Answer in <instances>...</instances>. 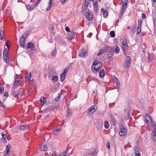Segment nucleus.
Returning <instances> with one entry per match:
<instances>
[{
  "label": "nucleus",
  "instance_id": "1",
  "mask_svg": "<svg viewBox=\"0 0 156 156\" xmlns=\"http://www.w3.org/2000/svg\"><path fill=\"white\" fill-rule=\"evenodd\" d=\"M3 58L6 63L9 62V51L6 48H4L3 52Z\"/></svg>",
  "mask_w": 156,
  "mask_h": 156
},
{
  "label": "nucleus",
  "instance_id": "2",
  "mask_svg": "<svg viewBox=\"0 0 156 156\" xmlns=\"http://www.w3.org/2000/svg\"><path fill=\"white\" fill-rule=\"evenodd\" d=\"M127 129L123 127L122 125H121L120 130L119 132V135L121 136H124L127 134Z\"/></svg>",
  "mask_w": 156,
  "mask_h": 156
},
{
  "label": "nucleus",
  "instance_id": "3",
  "mask_svg": "<svg viewBox=\"0 0 156 156\" xmlns=\"http://www.w3.org/2000/svg\"><path fill=\"white\" fill-rule=\"evenodd\" d=\"M131 62V59L130 57L126 56V60L125 61V63L126 65L124 66V67L127 68L130 66V63Z\"/></svg>",
  "mask_w": 156,
  "mask_h": 156
},
{
  "label": "nucleus",
  "instance_id": "4",
  "mask_svg": "<svg viewBox=\"0 0 156 156\" xmlns=\"http://www.w3.org/2000/svg\"><path fill=\"white\" fill-rule=\"evenodd\" d=\"M16 87L14 88L13 87H12L11 94L14 97H18L19 95L21 94V93H20L19 91H16Z\"/></svg>",
  "mask_w": 156,
  "mask_h": 156
},
{
  "label": "nucleus",
  "instance_id": "5",
  "mask_svg": "<svg viewBox=\"0 0 156 156\" xmlns=\"http://www.w3.org/2000/svg\"><path fill=\"white\" fill-rule=\"evenodd\" d=\"M84 15L87 19L90 21L92 20L93 18V15L90 12H87L84 13Z\"/></svg>",
  "mask_w": 156,
  "mask_h": 156
},
{
  "label": "nucleus",
  "instance_id": "6",
  "mask_svg": "<svg viewBox=\"0 0 156 156\" xmlns=\"http://www.w3.org/2000/svg\"><path fill=\"white\" fill-rule=\"evenodd\" d=\"M114 51L112 47H109V49L107 53H108V58L109 61H110V58H112L114 54Z\"/></svg>",
  "mask_w": 156,
  "mask_h": 156
},
{
  "label": "nucleus",
  "instance_id": "7",
  "mask_svg": "<svg viewBox=\"0 0 156 156\" xmlns=\"http://www.w3.org/2000/svg\"><path fill=\"white\" fill-rule=\"evenodd\" d=\"M97 109V108L95 105H93L88 109L87 113L88 115L93 114L96 111Z\"/></svg>",
  "mask_w": 156,
  "mask_h": 156
},
{
  "label": "nucleus",
  "instance_id": "8",
  "mask_svg": "<svg viewBox=\"0 0 156 156\" xmlns=\"http://www.w3.org/2000/svg\"><path fill=\"white\" fill-rule=\"evenodd\" d=\"M108 49H109V47L106 46V47H105L104 48H102L101 49L99 52L97 54V56H100V55L102 54L105 52H107Z\"/></svg>",
  "mask_w": 156,
  "mask_h": 156
},
{
  "label": "nucleus",
  "instance_id": "9",
  "mask_svg": "<svg viewBox=\"0 0 156 156\" xmlns=\"http://www.w3.org/2000/svg\"><path fill=\"white\" fill-rule=\"evenodd\" d=\"M92 1L93 3L94 11L96 13H97L98 10V4L97 0H92Z\"/></svg>",
  "mask_w": 156,
  "mask_h": 156
},
{
  "label": "nucleus",
  "instance_id": "10",
  "mask_svg": "<svg viewBox=\"0 0 156 156\" xmlns=\"http://www.w3.org/2000/svg\"><path fill=\"white\" fill-rule=\"evenodd\" d=\"M26 46L27 48H30L31 50H34V46L33 43L29 42L27 44Z\"/></svg>",
  "mask_w": 156,
  "mask_h": 156
},
{
  "label": "nucleus",
  "instance_id": "11",
  "mask_svg": "<svg viewBox=\"0 0 156 156\" xmlns=\"http://www.w3.org/2000/svg\"><path fill=\"white\" fill-rule=\"evenodd\" d=\"M142 20H140L138 21V25L136 30V32L137 34L140 33L141 31V27L142 25Z\"/></svg>",
  "mask_w": 156,
  "mask_h": 156
},
{
  "label": "nucleus",
  "instance_id": "12",
  "mask_svg": "<svg viewBox=\"0 0 156 156\" xmlns=\"http://www.w3.org/2000/svg\"><path fill=\"white\" fill-rule=\"evenodd\" d=\"M68 39H72L74 38L75 35L73 31H71L68 33Z\"/></svg>",
  "mask_w": 156,
  "mask_h": 156
},
{
  "label": "nucleus",
  "instance_id": "13",
  "mask_svg": "<svg viewBox=\"0 0 156 156\" xmlns=\"http://www.w3.org/2000/svg\"><path fill=\"white\" fill-rule=\"evenodd\" d=\"M26 7L27 9L28 10H29L31 11L34 9L36 7L35 6L34 4H33L31 5V6L30 5H26Z\"/></svg>",
  "mask_w": 156,
  "mask_h": 156
},
{
  "label": "nucleus",
  "instance_id": "14",
  "mask_svg": "<svg viewBox=\"0 0 156 156\" xmlns=\"http://www.w3.org/2000/svg\"><path fill=\"white\" fill-rule=\"evenodd\" d=\"M31 73H27L25 77V82L26 83L28 81L31 79Z\"/></svg>",
  "mask_w": 156,
  "mask_h": 156
},
{
  "label": "nucleus",
  "instance_id": "15",
  "mask_svg": "<svg viewBox=\"0 0 156 156\" xmlns=\"http://www.w3.org/2000/svg\"><path fill=\"white\" fill-rule=\"evenodd\" d=\"M109 116L111 118V121L112 122L113 126H114L116 123V120L115 118L113 117L112 115L111 114H109Z\"/></svg>",
  "mask_w": 156,
  "mask_h": 156
},
{
  "label": "nucleus",
  "instance_id": "16",
  "mask_svg": "<svg viewBox=\"0 0 156 156\" xmlns=\"http://www.w3.org/2000/svg\"><path fill=\"white\" fill-rule=\"evenodd\" d=\"M92 71L94 73H97L101 69V68L99 67H98L97 68H96L95 67L91 66Z\"/></svg>",
  "mask_w": 156,
  "mask_h": 156
},
{
  "label": "nucleus",
  "instance_id": "17",
  "mask_svg": "<svg viewBox=\"0 0 156 156\" xmlns=\"http://www.w3.org/2000/svg\"><path fill=\"white\" fill-rule=\"evenodd\" d=\"M87 52L85 51V49H83L80 50V52L79 55L81 57H83L85 56Z\"/></svg>",
  "mask_w": 156,
  "mask_h": 156
},
{
  "label": "nucleus",
  "instance_id": "18",
  "mask_svg": "<svg viewBox=\"0 0 156 156\" xmlns=\"http://www.w3.org/2000/svg\"><path fill=\"white\" fill-rule=\"evenodd\" d=\"M57 50L55 48L51 52V55H48L49 58H51V56H55L56 54Z\"/></svg>",
  "mask_w": 156,
  "mask_h": 156
},
{
  "label": "nucleus",
  "instance_id": "19",
  "mask_svg": "<svg viewBox=\"0 0 156 156\" xmlns=\"http://www.w3.org/2000/svg\"><path fill=\"white\" fill-rule=\"evenodd\" d=\"M152 136H154L153 140L154 141H156V126L155 128L152 132Z\"/></svg>",
  "mask_w": 156,
  "mask_h": 156
},
{
  "label": "nucleus",
  "instance_id": "20",
  "mask_svg": "<svg viewBox=\"0 0 156 156\" xmlns=\"http://www.w3.org/2000/svg\"><path fill=\"white\" fill-rule=\"evenodd\" d=\"M25 40H20V45L23 48H26L25 45L24 44Z\"/></svg>",
  "mask_w": 156,
  "mask_h": 156
},
{
  "label": "nucleus",
  "instance_id": "21",
  "mask_svg": "<svg viewBox=\"0 0 156 156\" xmlns=\"http://www.w3.org/2000/svg\"><path fill=\"white\" fill-rule=\"evenodd\" d=\"M154 56V55L153 54H149L147 58L148 61L149 62H151Z\"/></svg>",
  "mask_w": 156,
  "mask_h": 156
},
{
  "label": "nucleus",
  "instance_id": "22",
  "mask_svg": "<svg viewBox=\"0 0 156 156\" xmlns=\"http://www.w3.org/2000/svg\"><path fill=\"white\" fill-rule=\"evenodd\" d=\"M53 0H49V5L46 8V10L47 11H49L50 10L51 7L52 6V1Z\"/></svg>",
  "mask_w": 156,
  "mask_h": 156
},
{
  "label": "nucleus",
  "instance_id": "23",
  "mask_svg": "<svg viewBox=\"0 0 156 156\" xmlns=\"http://www.w3.org/2000/svg\"><path fill=\"white\" fill-rule=\"evenodd\" d=\"M115 83L117 88L118 89L120 87V83L117 78L115 80Z\"/></svg>",
  "mask_w": 156,
  "mask_h": 156
},
{
  "label": "nucleus",
  "instance_id": "24",
  "mask_svg": "<svg viewBox=\"0 0 156 156\" xmlns=\"http://www.w3.org/2000/svg\"><path fill=\"white\" fill-rule=\"evenodd\" d=\"M105 71L103 70H101L99 72V77L101 78L103 77L105 75Z\"/></svg>",
  "mask_w": 156,
  "mask_h": 156
},
{
  "label": "nucleus",
  "instance_id": "25",
  "mask_svg": "<svg viewBox=\"0 0 156 156\" xmlns=\"http://www.w3.org/2000/svg\"><path fill=\"white\" fill-rule=\"evenodd\" d=\"M10 145L9 144H8L6 147L5 151H6V153L5 154V156H6V154H7L8 153L10 152L9 148L10 147Z\"/></svg>",
  "mask_w": 156,
  "mask_h": 156
},
{
  "label": "nucleus",
  "instance_id": "26",
  "mask_svg": "<svg viewBox=\"0 0 156 156\" xmlns=\"http://www.w3.org/2000/svg\"><path fill=\"white\" fill-rule=\"evenodd\" d=\"M27 125H23L20 126V128L21 130H25L27 129Z\"/></svg>",
  "mask_w": 156,
  "mask_h": 156
},
{
  "label": "nucleus",
  "instance_id": "27",
  "mask_svg": "<svg viewBox=\"0 0 156 156\" xmlns=\"http://www.w3.org/2000/svg\"><path fill=\"white\" fill-rule=\"evenodd\" d=\"M104 126L105 128L107 129L109 127V123L108 121H105L104 122Z\"/></svg>",
  "mask_w": 156,
  "mask_h": 156
},
{
  "label": "nucleus",
  "instance_id": "28",
  "mask_svg": "<svg viewBox=\"0 0 156 156\" xmlns=\"http://www.w3.org/2000/svg\"><path fill=\"white\" fill-rule=\"evenodd\" d=\"M41 149L43 151H46L47 150V146L46 145H44L42 146H41Z\"/></svg>",
  "mask_w": 156,
  "mask_h": 156
},
{
  "label": "nucleus",
  "instance_id": "29",
  "mask_svg": "<svg viewBox=\"0 0 156 156\" xmlns=\"http://www.w3.org/2000/svg\"><path fill=\"white\" fill-rule=\"evenodd\" d=\"M4 32L3 31H0V36L1 37V39H5V37H4Z\"/></svg>",
  "mask_w": 156,
  "mask_h": 156
},
{
  "label": "nucleus",
  "instance_id": "30",
  "mask_svg": "<svg viewBox=\"0 0 156 156\" xmlns=\"http://www.w3.org/2000/svg\"><path fill=\"white\" fill-rule=\"evenodd\" d=\"M65 74L62 73L60 75V81L61 82H63L65 79Z\"/></svg>",
  "mask_w": 156,
  "mask_h": 156
},
{
  "label": "nucleus",
  "instance_id": "31",
  "mask_svg": "<svg viewBox=\"0 0 156 156\" xmlns=\"http://www.w3.org/2000/svg\"><path fill=\"white\" fill-rule=\"evenodd\" d=\"M45 98L44 97H43L42 98H41L40 100V101L41 102V103L42 105H44L46 102V101H45V102H44V101H45Z\"/></svg>",
  "mask_w": 156,
  "mask_h": 156
},
{
  "label": "nucleus",
  "instance_id": "32",
  "mask_svg": "<svg viewBox=\"0 0 156 156\" xmlns=\"http://www.w3.org/2000/svg\"><path fill=\"white\" fill-rule=\"evenodd\" d=\"M27 32L25 33L22 35V37L20 38V39H25L27 37Z\"/></svg>",
  "mask_w": 156,
  "mask_h": 156
},
{
  "label": "nucleus",
  "instance_id": "33",
  "mask_svg": "<svg viewBox=\"0 0 156 156\" xmlns=\"http://www.w3.org/2000/svg\"><path fill=\"white\" fill-rule=\"evenodd\" d=\"M1 134L2 136V139L5 140H5V138L7 136L5 134H4L3 132H1Z\"/></svg>",
  "mask_w": 156,
  "mask_h": 156
},
{
  "label": "nucleus",
  "instance_id": "34",
  "mask_svg": "<svg viewBox=\"0 0 156 156\" xmlns=\"http://www.w3.org/2000/svg\"><path fill=\"white\" fill-rule=\"evenodd\" d=\"M135 156H141L140 153L139 151L137 150V151L135 150Z\"/></svg>",
  "mask_w": 156,
  "mask_h": 156
},
{
  "label": "nucleus",
  "instance_id": "35",
  "mask_svg": "<svg viewBox=\"0 0 156 156\" xmlns=\"http://www.w3.org/2000/svg\"><path fill=\"white\" fill-rule=\"evenodd\" d=\"M17 75H16V76H15L14 78L15 79V81L17 83H19L20 79L19 78L17 77Z\"/></svg>",
  "mask_w": 156,
  "mask_h": 156
},
{
  "label": "nucleus",
  "instance_id": "36",
  "mask_svg": "<svg viewBox=\"0 0 156 156\" xmlns=\"http://www.w3.org/2000/svg\"><path fill=\"white\" fill-rule=\"evenodd\" d=\"M119 51V48L117 46H116V48L115 49L114 51L116 53H118Z\"/></svg>",
  "mask_w": 156,
  "mask_h": 156
},
{
  "label": "nucleus",
  "instance_id": "37",
  "mask_svg": "<svg viewBox=\"0 0 156 156\" xmlns=\"http://www.w3.org/2000/svg\"><path fill=\"white\" fill-rule=\"evenodd\" d=\"M110 34L111 37H115V32L113 31H111L110 32Z\"/></svg>",
  "mask_w": 156,
  "mask_h": 156
},
{
  "label": "nucleus",
  "instance_id": "38",
  "mask_svg": "<svg viewBox=\"0 0 156 156\" xmlns=\"http://www.w3.org/2000/svg\"><path fill=\"white\" fill-rule=\"evenodd\" d=\"M52 79L54 82H56L58 79V76H53L52 77Z\"/></svg>",
  "mask_w": 156,
  "mask_h": 156
},
{
  "label": "nucleus",
  "instance_id": "39",
  "mask_svg": "<svg viewBox=\"0 0 156 156\" xmlns=\"http://www.w3.org/2000/svg\"><path fill=\"white\" fill-rule=\"evenodd\" d=\"M91 0H86L85 3L87 7L88 6L89 3L90 2Z\"/></svg>",
  "mask_w": 156,
  "mask_h": 156
},
{
  "label": "nucleus",
  "instance_id": "40",
  "mask_svg": "<svg viewBox=\"0 0 156 156\" xmlns=\"http://www.w3.org/2000/svg\"><path fill=\"white\" fill-rule=\"evenodd\" d=\"M67 112L68 116H70L72 115V113L70 112V110L69 108L67 109Z\"/></svg>",
  "mask_w": 156,
  "mask_h": 156
},
{
  "label": "nucleus",
  "instance_id": "41",
  "mask_svg": "<svg viewBox=\"0 0 156 156\" xmlns=\"http://www.w3.org/2000/svg\"><path fill=\"white\" fill-rule=\"evenodd\" d=\"M98 62L97 60H94L93 62L92 66H96L98 65Z\"/></svg>",
  "mask_w": 156,
  "mask_h": 156
},
{
  "label": "nucleus",
  "instance_id": "42",
  "mask_svg": "<svg viewBox=\"0 0 156 156\" xmlns=\"http://www.w3.org/2000/svg\"><path fill=\"white\" fill-rule=\"evenodd\" d=\"M121 1L122 4L127 5L128 1V0H121Z\"/></svg>",
  "mask_w": 156,
  "mask_h": 156
},
{
  "label": "nucleus",
  "instance_id": "43",
  "mask_svg": "<svg viewBox=\"0 0 156 156\" xmlns=\"http://www.w3.org/2000/svg\"><path fill=\"white\" fill-rule=\"evenodd\" d=\"M125 117L126 119H128L129 117V113L126 112V114L125 115Z\"/></svg>",
  "mask_w": 156,
  "mask_h": 156
},
{
  "label": "nucleus",
  "instance_id": "44",
  "mask_svg": "<svg viewBox=\"0 0 156 156\" xmlns=\"http://www.w3.org/2000/svg\"><path fill=\"white\" fill-rule=\"evenodd\" d=\"M127 5H125L124 4H123L122 9L123 11H125V10L127 8Z\"/></svg>",
  "mask_w": 156,
  "mask_h": 156
},
{
  "label": "nucleus",
  "instance_id": "45",
  "mask_svg": "<svg viewBox=\"0 0 156 156\" xmlns=\"http://www.w3.org/2000/svg\"><path fill=\"white\" fill-rule=\"evenodd\" d=\"M4 91V87L2 86H0V94L2 93Z\"/></svg>",
  "mask_w": 156,
  "mask_h": 156
},
{
  "label": "nucleus",
  "instance_id": "46",
  "mask_svg": "<svg viewBox=\"0 0 156 156\" xmlns=\"http://www.w3.org/2000/svg\"><path fill=\"white\" fill-rule=\"evenodd\" d=\"M103 15L105 17H106L108 15V12L107 11H105L103 12Z\"/></svg>",
  "mask_w": 156,
  "mask_h": 156
},
{
  "label": "nucleus",
  "instance_id": "47",
  "mask_svg": "<svg viewBox=\"0 0 156 156\" xmlns=\"http://www.w3.org/2000/svg\"><path fill=\"white\" fill-rule=\"evenodd\" d=\"M41 0H37L35 2V3L34 4L35 6L37 7V6L38 4L39 3V2L41 1Z\"/></svg>",
  "mask_w": 156,
  "mask_h": 156
},
{
  "label": "nucleus",
  "instance_id": "48",
  "mask_svg": "<svg viewBox=\"0 0 156 156\" xmlns=\"http://www.w3.org/2000/svg\"><path fill=\"white\" fill-rule=\"evenodd\" d=\"M93 80L94 81L97 82L98 83H99L100 82V81L95 77H93Z\"/></svg>",
  "mask_w": 156,
  "mask_h": 156
},
{
  "label": "nucleus",
  "instance_id": "49",
  "mask_svg": "<svg viewBox=\"0 0 156 156\" xmlns=\"http://www.w3.org/2000/svg\"><path fill=\"white\" fill-rule=\"evenodd\" d=\"M3 95L4 96H6V97H8L9 96L8 93L7 91L5 92L3 94Z\"/></svg>",
  "mask_w": 156,
  "mask_h": 156
},
{
  "label": "nucleus",
  "instance_id": "50",
  "mask_svg": "<svg viewBox=\"0 0 156 156\" xmlns=\"http://www.w3.org/2000/svg\"><path fill=\"white\" fill-rule=\"evenodd\" d=\"M145 116L148 117L150 120H151L152 119V117L149 114H146Z\"/></svg>",
  "mask_w": 156,
  "mask_h": 156
},
{
  "label": "nucleus",
  "instance_id": "51",
  "mask_svg": "<svg viewBox=\"0 0 156 156\" xmlns=\"http://www.w3.org/2000/svg\"><path fill=\"white\" fill-rule=\"evenodd\" d=\"M65 30H66V31L68 32V33H69V32H71L70 31V29L68 27H66Z\"/></svg>",
  "mask_w": 156,
  "mask_h": 156
},
{
  "label": "nucleus",
  "instance_id": "52",
  "mask_svg": "<svg viewBox=\"0 0 156 156\" xmlns=\"http://www.w3.org/2000/svg\"><path fill=\"white\" fill-rule=\"evenodd\" d=\"M20 93H22V92L23 91V89H22V86H20L19 87V90Z\"/></svg>",
  "mask_w": 156,
  "mask_h": 156
},
{
  "label": "nucleus",
  "instance_id": "53",
  "mask_svg": "<svg viewBox=\"0 0 156 156\" xmlns=\"http://www.w3.org/2000/svg\"><path fill=\"white\" fill-rule=\"evenodd\" d=\"M17 83L16 81H14V84L13 85V87L14 88V87H16V86H18V84H17Z\"/></svg>",
  "mask_w": 156,
  "mask_h": 156
},
{
  "label": "nucleus",
  "instance_id": "54",
  "mask_svg": "<svg viewBox=\"0 0 156 156\" xmlns=\"http://www.w3.org/2000/svg\"><path fill=\"white\" fill-rule=\"evenodd\" d=\"M58 156H66V153H61L60 154H59Z\"/></svg>",
  "mask_w": 156,
  "mask_h": 156
},
{
  "label": "nucleus",
  "instance_id": "55",
  "mask_svg": "<svg viewBox=\"0 0 156 156\" xmlns=\"http://www.w3.org/2000/svg\"><path fill=\"white\" fill-rule=\"evenodd\" d=\"M0 107L1 108H5V107L4 105H3V104L2 103V101L0 100Z\"/></svg>",
  "mask_w": 156,
  "mask_h": 156
},
{
  "label": "nucleus",
  "instance_id": "56",
  "mask_svg": "<svg viewBox=\"0 0 156 156\" xmlns=\"http://www.w3.org/2000/svg\"><path fill=\"white\" fill-rule=\"evenodd\" d=\"M106 147L108 148H110V143L108 141L106 144Z\"/></svg>",
  "mask_w": 156,
  "mask_h": 156
},
{
  "label": "nucleus",
  "instance_id": "57",
  "mask_svg": "<svg viewBox=\"0 0 156 156\" xmlns=\"http://www.w3.org/2000/svg\"><path fill=\"white\" fill-rule=\"evenodd\" d=\"M96 151H94L92 153L91 152H90V154L92 156H94L95 155V153H96Z\"/></svg>",
  "mask_w": 156,
  "mask_h": 156
},
{
  "label": "nucleus",
  "instance_id": "58",
  "mask_svg": "<svg viewBox=\"0 0 156 156\" xmlns=\"http://www.w3.org/2000/svg\"><path fill=\"white\" fill-rule=\"evenodd\" d=\"M146 15L145 13H142V17L143 19H144L146 18Z\"/></svg>",
  "mask_w": 156,
  "mask_h": 156
},
{
  "label": "nucleus",
  "instance_id": "59",
  "mask_svg": "<svg viewBox=\"0 0 156 156\" xmlns=\"http://www.w3.org/2000/svg\"><path fill=\"white\" fill-rule=\"evenodd\" d=\"M85 154H83V156H87L88 154H90V153L86 151L85 152Z\"/></svg>",
  "mask_w": 156,
  "mask_h": 156
},
{
  "label": "nucleus",
  "instance_id": "60",
  "mask_svg": "<svg viewBox=\"0 0 156 156\" xmlns=\"http://www.w3.org/2000/svg\"><path fill=\"white\" fill-rule=\"evenodd\" d=\"M98 65H99V67H100L101 68L102 66V63L100 62H98Z\"/></svg>",
  "mask_w": 156,
  "mask_h": 156
},
{
  "label": "nucleus",
  "instance_id": "61",
  "mask_svg": "<svg viewBox=\"0 0 156 156\" xmlns=\"http://www.w3.org/2000/svg\"><path fill=\"white\" fill-rule=\"evenodd\" d=\"M68 71V69H67L66 68L65 69L64 71L62 73L63 74H65Z\"/></svg>",
  "mask_w": 156,
  "mask_h": 156
},
{
  "label": "nucleus",
  "instance_id": "62",
  "mask_svg": "<svg viewBox=\"0 0 156 156\" xmlns=\"http://www.w3.org/2000/svg\"><path fill=\"white\" fill-rule=\"evenodd\" d=\"M67 0H61V2L62 4L65 3L66 2Z\"/></svg>",
  "mask_w": 156,
  "mask_h": 156
},
{
  "label": "nucleus",
  "instance_id": "63",
  "mask_svg": "<svg viewBox=\"0 0 156 156\" xmlns=\"http://www.w3.org/2000/svg\"><path fill=\"white\" fill-rule=\"evenodd\" d=\"M125 46H122L123 51L124 52H126V48H125Z\"/></svg>",
  "mask_w": 156,
  "mask_h": 156
},
{
  "label": "nucleus",
  "instance_id": "64",
  "mask_svg": "<svg viewBox=\"0 0 156 156\" xmlns=\"http://www.w3.org/2000/svg\"><path fill=\"white\" fill-rule=\"evenodd\" d=\"M62 95V93L61 92H60L59 93L58 95V96L59 98H60Z\"/></svg>",
  "mask_w": 156,
  "mask_h": 156
}]
</instances>
